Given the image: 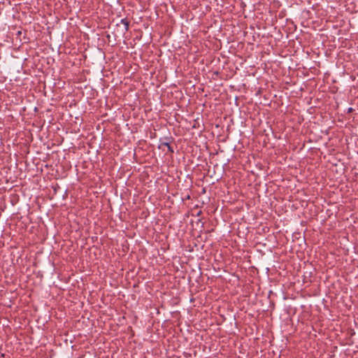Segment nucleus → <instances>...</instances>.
Instances as JSON below:
<instances>
[{"label": "nucleus", "instance_id": "2", "mask_svg": "<svg viewBox=\"0 0 358 358\" xmlns=\"http://www.w3.org/2000/svg\"><path fill=\"white\" fill-rule=\"evenodd\" d=\"M121 22L124 25L125 30L127 31L129 27V22L126 18H124L121 20Z\"/></svg>", "mask_w": 358, "mask_h": 358}, {"label": "nucleus", "instance_id": "1", "mask_svg": "<svg viewBox=\"0 0 358 358\" xmlns=\"http://www.w3.org/2000/svg\"><path fill=\"white\" fill-rule=\"evenodd\" d=\"M163 146H166L168 148L169 152H174L173 148L171 146L169 142H161V143L159 145V148H162Z\"/></svg>", "mask_w": 358, "mask_h": 358}]
</instances>
